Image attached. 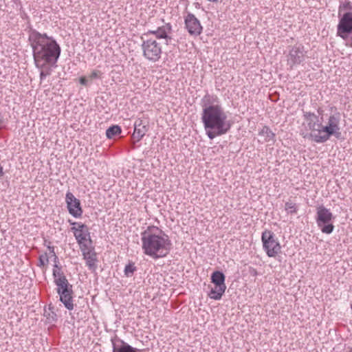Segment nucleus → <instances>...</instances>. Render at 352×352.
Segmentation results:
<instances>
[{
    "label": "nucleus",
    "mask_w": 352,
    "mask_h": 352,
    "mask_svg": "<svg viewBox=\"0 0 352 352\" xmlns=\"http://www.w3.org/2000/svg\"><path fill=\"white\" fill-rule=\"evenodd\" d=\"M28 40L32 49L34 63L38 69L56 63L61 52L60 45L56 40L30 28Z\"/></svg>",
    "instance_id": "1"
},
{
    "label": "nucleus",
    "mask_w": 352,
    "mask_h": 352,
    "mask_svg": "<svg viewBox=\"0 0 352 352\" xmlns=\"http://www.w3.org/2000/svg\"><path fill=\"white\" fill-rule=\"evenodd\" d=\"M210 95H206L202 100L201 121L206 135L210 140L226 134L232 126L226 113L219 104H210Z\"/></svg>",
    "instance_id": "2"
},
{
    "label": "nucleus",
    "mask_w": 352,
    "mask_h": 352,
    "mask_svg": "<svg viewBox=\"0 0 352 352\" xmlns=\"http://www.w3.org/2000/svg\"><path fill=\"white\" fill-rule=\"evenodd\" d=\"M141 236L142 248L144 254L157 259L169 254L172 245L169 236L157 227H147Z\"/></svg>",
    "instance_id": "3"
},
{
    "label": "nucleus",
    "mask_w": 352,
    "mask_h": 352,
    "mask_svg": "<svg viewBox=\"0 0 352 352\" xmlns=\"http://www.w3.org/2000/svg\"><path fill=\"white\" fill-rule=\"evenodd\" d=\"M340 113L336 111L329 117L328 122L326 126L322 124V128L320 129V131H322L321 134L311 133L309 134V137L316 143L326 142L332 135L340 138L341 136V132L340 131Z\"/></svg>",
    "instance_id": "4"
},
{
    "label": "nucleus",
    "mask_w": 352,
    "mask_h": 352,
    "mask_svg": "<svg viewBox=\"0 0 352 352\" xmlns=\"http://www.w3.org/2000/svg\"><path fill=\"white\" fill-rule=\"evenodd\" d=\"M141 40L143 56L152 63L158 61L161 58L162 54L161 43L154 38L148 37L146 34H142Z\"/></svg>",
    "instance_id": "5"
},
{
    "label": "nucleus",
    "mask_w": 352,
    "mask_h": 352,
    "mask_svg": "<svg viewBox=\"0 0 352 352\" xmlns=\"http://www.w3.org/2000/svg\"><path fill=\"white\" fill-rule=\"evenodd\" d=\"M333 219V214L329 209L322 205L317 208L316 223L322 233L329 234L333 232L334 230V226L331 223Z\"/></svg>",
    "instance_id": "6"
},
{
    "label": "nucleus",
    "mask_w": 352,
    "mask_h": 352,
    "mask_svg": "<svg viewBox=\"0 0 352 352\" xmlns=\"http://www.w3.org/2000/svg\"><path fill=\"white\" fill-rule=\"evenodd\" d=\"M261 240L263 249L269 257H275L280 252L281 246L272 231L265 230L262 233Z\"/></svg>",
    "instance_id": "7"
},
{
    "label": "nucleus",
    "mask_w": 352,
    "mask_h": 352,
    "mask_svg": "<svg viewBox=\"0 0 352 352\" xmlns=\"http://www.w3.org/2000/svg\"><path fill=\"white\" fill-rule=\"evenodd\" d=\"M339 18L336 35L346 40L352 34V12H344Z\"/></svg>",
    "instance_id": "8"
},
{
    "label": "nucleus",
    "mask_w": 352,
    "mask_h": 352,
    "mask_svg": "<svg viewBox=\"0 0 352 352\" xmlns=\"http://www.w3.org/2000/svg\"><path fill=\"white\" fill-rule=\"evenodd\" d=\"M305 58L306 52L305 51L304 47L301 45H294L291 47L287 56V65L289 66L290 69H292L294 66L304 62Z\"/></svg>",
    "instance_id": "9"
},
{
    "label": "nucleus",
    "mask_w": 352,
    "mask_h": 352,
    "mask_svg": "<svg viewBox=\"0 0 352 352\" xmlns=\"http://www.w3.org/2000/svg\"><path fill=\"white\" fill-rule=\"evenodd\" d=\"M184 24L185 28L190 36H197L202 33L203 27L195 14L188 12L184 16Z\"/></svg>",
    "instance_id": "10"
},
{
    "label": "nucleus",
    "mask_w": 352,
    "mask_h": 352,
    "mask_svg": "<svg viewBox=\"0 0 352 352\" xmlns=\"http://www.w3.org/2000/svg\"><path fill=\"white\" fill-rule=\"evenodd\" d=\"M67 207L70 214L75 218L82 216V209L80 206V201L76 198L71 192H67L65 196Z\"/></svg>",
    "instance_id": "11"
},
{
    "label": "nucleus",
    "mask_w": 352,
    "mask_h": 352,
    "mask_svg": "<svg viewBox=\"0 0 352 352\" xmlns=\"http://www.w3.org/2000/svg\"><path fill=\"white\" fill-rule=\"evenodd\" d=\"M71 230L74 232V236L80 247L87 248V245L84 242L87 240L91 241L89 229L87 226L85 224H79L78 227H72Z\"/></svg>",
    "instance_id": "12"
},
{
    "label": "nucleus",
    "mask_w": 352,
    "mask_h": 352,
    "mask_svg": "<svg viewBox=\"0 0 352 352\" xmlns=\"http://www.w3.org/2000/svg\"><path fill=\"white\" fill-rule=\"evenodd\" d=\"M172 31V25L170 23H166L164 25L157 28L154 30H148L144 34L149 35L152 34L155 36V38H164L166 40V44H168V41L171 39V37L168 35Z\"/></svg>",
    "instance_id": "13"
},
{
    "label": "nucleus",
    "mask_w": 352,
    "mask_h": 352,
    "mask_svg": "<svg viewBox=\"0 0 352 352\" xmlns=\"http://www.w3.org/2000/svg\"><path fill=\"white\" fill-rule=\"evenodd\" d=\"M112 344V352H139L140 349L134 348L120 339L117 336L113 337L111 340Z\"/></svg>",
    "instance_id": "14"
},
{
    "label": "nucleus",
    "mask_w": 352,
    "mask_h": 352,
    "mask_svg": "<svg viewBox=\"0 0 352 352\" xmlns=\"http://www.w3.org/2000/svg\"><path fill=\"white\" fill-rule=\"evenodd\" d=\"M148 122L140 118L137 119L134 123V131L133 138L139 142L148 131Z\"/></svg>",
    "instance_id": "15"
},
{
    "label": "nucleus",
    "mask_w": 352,
    "mask_h": 352,
    "mask_svg": "<svg viewBox=\"0 0 352 352\" xmlns=\"http://www.w3.org/2000/svg\"><path fill=\"white\" fill-rule=\"evenodd\" d=\"M303 117L307 122L309 129L311 131H318V134H321L320 131L322 128V123L319 122L318 116L311 112L303 111Z\"/></svg>",
    "instance_id": "16"
},
{
    "label": "nucleus",
    "mask_w": 352,
    "mask_h": 352,
    "mask_svg": "<svg viewBox=\"0 0 352 352\" xmlns=\"http://www.w3.org/2000/svg\"><path fill=\"white\" fill-rule=\"evenodd\" d=\"M73 289L69 290V292H63L58 294L60 296V300L63 302L64 306L68 310H72L74 309V303H73Z\"/></svg>",
    "instance_id": "17"
},
{
    "label": "nucleus",
    "mask_w": 352,
    "mask_h": 352,
    "mask_svg": "<svg viewBox=\"0 0 352 352\" xmlns=\"http://www.w3.org/2000/svg\"><path fill=\"white\" fill-rule=\"evenodd\" d=\"M54 283L57 286V294L67 293L69 292V290H72V285L68 282L67 278H58Z\"/></svg>",
    "instance_id": "18"
},
{
    "label": "nucleus",
    "mask_w": 352,
    "mask_h": 352,
    "mask_svg": "<svg viewBox=\"0 0 352 352\" xmlns=\"http://www.w3.org/2000/svg\"><path fill=\"white\" fill-rule=\"evenodd\" d=\"M210 290L208 294V296L213 300H219L222 298V296L226 292V287L214 285V287H210Z\"/></svg>",
    "instance_id": "19"
},
{
    "label": "nucleus",
    "mask_w": 352,
    "mask_h": 352,
    "mask_svg": "<svg viewBox=\"0 0 352 352\" xmlns=\"http://www.w3.org/2000/svg\"><path fill=\"white\" fill-rule=\"evenodd\" d=\"M211 283L214 285H220L226 287L225 284L226 276L221 271H214L211 274Z\"/></svg>",
    "instance_id": "20"
},
{
    "label": "nucleus",
    "mask_w": 352,
    "mask_h": 352,
    "mask_svg": "<svg viewBox=\"0 0 352 352\" xmlns=\"http://www.w3.org/2000/svg\"><path fill=\"white\" fill-rule=\"evenodd\" d=\"M84 258L86 260V264L90 270H95L96 268V256L94 253L90 252H83Z\"/></svg>",
    "instance_id": "21"
},
{
    "label": "nucleus",
    "mask_w": 352,
    "mask_h": 352,
    "mask_svg": "<svg viewBox=\"0 0 352 352\" xmlns=\"http://www.w3.org/2000/svg\"><path fill=\"white\" fill-rule=\"evenodd\" d=\"M259 135L265 138V142H270V140H273L275 137V134L267 126H264L262 128V129L259 132Z\"/></svg>",
    "instance_id": "22"
},
{
    "label": "nucleus",
    "mask_w": 352,
    "mask_h": 352,
    "mask_svg": "<svg viewBox=\"0 0 352 352\" xmlns=\"http://www.w3.org/2000/svg\"><path fill=\"white\" fill-rule=\"evenodd\" d=\"M122 129L120 126L118 125H112L111 126L109 127L106 131V135L107 138L109 139H111L114 136L119 135L121 133Z\"/></svg>",
    "instance_id": "23"
},
{
    "label": "nucleus",
    "mask_w": 352,
    "mask_h": 352,
    "mask_svg": "<svg viewBox=\"0 0 352 352\" xmlns=\"http://www.w3.org/2000/svg\"><path fill=\"white\" fill-rule=\"evenodd\" d=\"M343 11H345L344 12H352V3L351 1L345 0L344 2L340 3L338 16H340Z\"/></svg>",
    "instance_id": "24"
},
{
    "label": "nucleus",
    "mask_w": 352,
    "mask_h": 352,
    "mask_svg": "<svg viewBox=\"0 0 352 352\" xmlns=\"http://www.w3.org/2000/svg\"><path fill=\"white\" fill-rule=\"evenodd\" d=\"M137 268L135 266L134 263L129 262L127 265H126L124 273L125 276L131 277L133 275V273L136 271Z\"/></svg>",
    "instance_id": "25"
},
{
    "label": "nucleus",
    "mask_w": 352,
    "mask_h": 352,
    "mask_svg": "<svg viewBox=\"0 0 352 352\" xmlns=\"http://www.w3.org/2000/svg\"><path fill=\"white\" fill-rule=\"evenodd\" d=\"M53 276L54 279V282L56 281L58 278L62 279L63 278H66L64 273L61 270V267H59L58 264L54 265Z\"/></svg>",
    "instance_id": "26"
},
{
    "label": "nucleus",
    "mask_w": 352,
    "mask_h": 352,
    "mask_svg": "<svg viewBox=\"0 0 352 352\" xmlns=\"http://www.w3.org/2000/svg\"><path fill=\"white\" fill-rule=\"evenodd\" d=\"M285 209L288 214H296L297 212V206L292 201L285 203Z\"/></svg>",
    "instance_id": "27"
},
{
    "label": "nucleus",
    "mask_w": 352,
    "mask_h": 352,
    "mask_svg": "<svg viewBox=\"0 0 352 352\" xmlns=\"http://www.w3.org/2000/svg\"><path fill=\"white\" fill-rule=\"evenodd\" d=\"M48 262H49V258H48L47 254L41 255L39 256V266H44L46 264H47Z\"/></svg>",
    "instance_id": "28"
},
{
    "label": "nucleus",
    "mask_w": 352,
    "mask_h": 352,
    "mask_svg": "<svg viewBox=\"0 0 352 352\" xmlns=\"http://www.w3.org/2000/svg\"><path fill=\"white\" fill-rule=\"evenodd\" d=\"M41 69L42 70L40 72V79L41 80H43L47 76L50 75L51 69H47V70H43V68Z\"/></svg>",
    "instance_id": "29"
},
{
    "label": "nucleus",
    "mask_w": 352,
    "mask_h": 352,
    "mask_svg": "<svg viewBox=\"0 0 352 352\" xmlns=\"http://www.w3.org/2000/svg\"><path fill=\"white\" fill-rule=\"evenodd\" d=\"M48 249L50 250V254H51L52 256L54 257V264L58 265V258L54 252V248L52 247V246H48Z\"/></svg>",
    "instance_id": "30"
},
{
    "label": "nucleus",
    "mask_w": 352,
    "mask_h": 352,
    "mask_svg": "<svg viewBox=\"0 0 352 352\" xmlns=\"http://www.w3.org/2000/svg\"><path fill=\"white\" fill-rule=\"evenodd\" d=\"M102 74L101 72L99 71V70H94L90 76H89V78L91 79H95V78H98L100 76V75Z\"/></svg>",
    "instance_id": "31"
},
{
    "label": "nucleus",
    "mask_w": 352,
    "mask_h": 352,
    "mask_svg": "<svg viewBox=\"0 0 352 352\" xmlns=\"http://www.w3.org/2000/svg\"><path fill=\"white\" fill-rule=\"evenodd\" d=\"M79 82L82 85L87 86L88 85V80L86 77L82 76L79 79Z\"/></svg>",
    "instance_id": "32"
},
{
    "label": "nucleus",
    "mask_w": 352,
    "mask_h": 352,
    "mask_svg": "<svg viewBox=\"0 0 352 352\" xmlns=\"http://www.w3.org/2000/svg\"><path fill=\"white\" fill-rule=\"evenodd\" d=\"M47 319L49 320L50 322H55V321H56V320H57L56 314H54V312H52V315L49 314V317H47Z\"/></svg>",
    "instance_id": "33"
},
{
    "label": "nucleus",
    "mask_w": 352,
    "mask_h": 352,
    "mask_svg": "<svg viewBox=\"0 0 352 352\" xmlns=\"http://www.w3.org/2000/svg\"><path fill=\"white\" fill-rule=\"evenodd\" d=\"M69 223L71 224V225H73V226H77L78 227V225L79 224H82L81 223H78V222H72L71 220H69Z\"/></svg>",
    "instance_id": "34"
},
{
    "label": "nucleus",
    "mask_w": 352,
    "mask_h": 352,
    "mask_svg": "<svg viewBox=\"0 0 352 352\" xmlns=\"http://www.w3.org/2000/svg\"><path fill=\"white\" fill-rule=\"evenodd\" d=\"M69 223L71 224V225H73V226H77L78 227V225L79 224H82L81 223H78V222H72L71 220H69Z\"/></svg>",
    "instance_id": "35"
},
{
    "label": "nucleus",
    "mask_w": 352,
    "mask_h": 352,
    "mask_svg": "<svg viewBox=\"0 0 352 352\" xmlns=\"http://www.w3.org/2000/svg\"><path fill=\"white\" fill-rule=\"evenodd\" d=\"M318 113L320 115H322L323 110H322L321 108H318Z\"/></svg>",
    "instance_id": "36"
},
{
    "label": "nucleus",
    "mask_w": 352,
    "mask_h": 352,
    "mask_svg": "<svg viewBox=\"0 0 352 352\" xmlns=\"http://www.w3.org/2000/svg\"><path fill=\"white\" fill-rule=\"evenodd\" d=\"M253 274H254V275H256V270H254V269H253Z\"/></svg>",
    "instance_id": "37"
}]
</instances>
